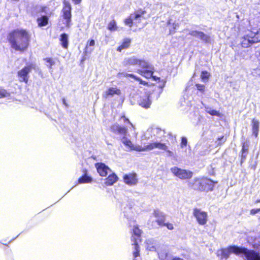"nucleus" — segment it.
Wrapping results in <instances>:
<instances>
[{
    "instance_id": "f257e3e1",
    "label": "nucleus",
    "mask_w": 260,
    "mask_h": 260,
    "mask_svg": "<svg viewBox=\"0 0 260 260\" xmlns=\"http://www.w3.org/2000/svg\"><path fill=\"white\" fill-rule=\"evenodd\" d=\"M237 255L241 254L245 260H260V254L254 250L248 249L245 247H240L237 246H230L226 248H222L217 250V255L221 259L229 258L231 253Z\"/></svg>"
},
{
    "instance_id": "f03ea898",
    "label": "nucleus",
    "mask_w": 260,
    "mask_h": 260,
    "mask_svg": "<svg viewBox=\"0 0 260 260\" xmlns=\"http://www.w3.org/2000/svg\"><path fill=\"white\" fill-rule=\"evenodd\" d=\"M9 43L15 50L23 52L29 45L30 36L24 29H16L10 32L8 37Z\"/></svg>"
},
{
    "instance_id": "7ed1b4c3",
    "label": "nucleus",
    "mask_w": 260,
    "mask_h": 260,
    "mask_svg": "<svg viewBox=\"0 0 260 260\" xmlns=\"http://www.w3.org/2000/svg\"><path fill=\"white\" fill-rule=\"evenodd\" d=\"M216 183L207 178H196L191 186L194 190L208 192L213 190Z\"/></svg>"
},
{
    "instance_id": "20e7f679",
    "label": "nucleus",
    "mask_w": 260,
    "mask_h": 260,
    "mask_svg": "<svg viewBox=\"0 0 260 260\" xmlns=\"http://www.w3.org/2000/svg\"><path fill=\"white\" fill-rule=\"evenodd\" d=\"M111 129L113 133L123 136L121 140L122 143L131 150L134 144L132 143V141L126 137L127 135V128L125 127L121 126L118 124H115L111 126Z\"/></svg>"
},
{
    "instance_id": "39448f33",
    "label": "nucleus",
    "mask_w": 260,
    "mask_h": 260,
    "mask_svg": "<svg viewBox=\"0 0 260 260\" xmlns=\"http://www.w3.org/2000/svg\"><path fill=\"white\" fill-rule=\"evenodd\" d=\"M138 66L140 69H137L136 72L139 75L149 79L153 74V67L144 59H139Z\"/></svg>"
},
{
    "instance_id": "423d86ee",
    "label": "nucleus",
    "mask_w": 260,
    "mask_h": 260,
    "mask_svg": "<svg viewBox=\"0 0 260 260\" xmlns=\"http://www.w3.org/2000/svg\"><path fill=\"white\" fill-rule=\"evenodd\" d=\"M141 231L139 229L138 226H134L131 237L132 245L134 246V248L135 249V251L133 252L134 257H139V247L138 243L141 241Z\"/></svg>"
},
{
    "instance_id": "0eeeda50",
    "label": "nucleus",
    "mask_w": 260,
    "mask_h": 260,
    "mask_svg": "<svg viewBox=\"0 0 260 260\" xmlns=\"http://www.w3.org/2000/svg\"><path fill=\"white\" fill-rule=\"evenodd\" d=\"M173 175L181 180H188L192 178L193 173L188 170L181 169L177 167H173L170 169Z\"/></svg>"
},
{
    "instance_id": "6e6552de",
    "label": "nucleus",
    "mask_w": 260,
    "mask_h": 260,
    "mask_svg": "<svg viewBox=\"0 0 260 260\" xmlns=\"http://www.w3.org/2000/svg\"><path fill=\"white\" fill-rule=\"evenodd\" d=\"M72 7L70 3L67 1H64L63 2V7L62 10V17L65 20L66 26L69 28L71 27V18H72V14H71Z\"/></svg>"
},
{
    "instance_id": "1a4fd4ad",
    "label": "nucleus",
    "mask_w": 260,
    "mask_h": 260,
    "mask_svg": "<svg viewBox=\"0 0 260 260\" xmlns=\"http://www.w3.org/2000/svg\"><path fill=\"white\" fill-rule=\"evenodd\" d=\"M35 68V64L30 63L19 71L18 72L17 75L19 81L24 82L25 83H27L28 81V74L31 72L32 69Z\"/></svg>"
},
{
    "instance_id": "9d476101",
    "label": "nucleus",
    "mask_w": 260,
    "mask_h": 260,
    "mask_svg": "<svg viewBox=\"0 0 260 260\" xmlns=\"http://www.w3.org/2000/svg\"><path fill=\"white\" fill-rule=\"evenodd\" d=\"M193 215L200 225H204L207 222L208 215L207 212L200 209L194 208L193 211Z\"/></svg>"
},
{
    "instance_id": "9b49d317",
    "label": "nucleus",
    "mask_w": 260,
    "mask_h": 260,
    "mask_svg": "<svg viewBox=\"0 0 260 260\" xmlns=\"http://www.w3.org/2000/svg\"><path fill=\"white\" fill-rule=\"evenodd\" d=\"M162 145L160 144L155 143V142H153L150 143L144 146H140L139 145H133L132 150H135L137 151L141 152V151H151L155 148H162Z\"/></svg>"
},
{
    "instance_id": "f8f14e48",
    "label": "nucleus",
    "mask_w": 260,
    "mask_h": 260,
    "mask_svg": "<svg viewBox=\"0 0 260 260\" xmlns=\"http://www.w3.org/2000/svg\"><path fill=\"white\" fill-rule=\"evenodd\" d=\"M156 252L159 260H169L172 258V255L166 246H157Z\"/></svg>"
},
{
    "instance_id": "ddd939ff",
    "label": "nucleus",
    "mask_w": 260,
    "mask_h": 260,
    "mask_svg": "<svg viewBox=\"0 0 260 260\" xmlns=\"http://www.w3.org/2000/svg\"><path fill=\"white\" fill-rule=\"evenodd\" d=\"M95 167L98 173L102 177H106L111 172L110 169L104 163H96Z\"/></svg>"
},
{
    "instance_id": "4468645a",
    "label": "nucleus",
    "mask_w": 260,
    "mask_h": 260,
    "mask_svg": "<svg viewBox=\"0 0 260 260\" xmlns=\"http://www.w3.org/2000/svg\"><path fill=\"white\" fill-rule=\"evenodd\" d=\"M121 90L116 87H110L103 93V98L107 99L109 97H114L115 95H120Z\"/></svg>"
},
{
    "instance_id": "2eb2a0df",
    "label": "nucleus",
    "mask_w": 260,
    "mask_h": 260,
    "mask_svg": "<svg viewBox=\"0 0 260 260\" xmlns=\"http://www.w3.org/2000/svg\"><path fill=\"white\" fill-rule=\"evenodd\" d=\"M142 14L143 13L141 12H137L135 14H131L129 17L124 20L125 24L129 27H132L133 24V21H138V22H139V19L142 17ZM136 22H137V21Z\"/></svg>"
},
{
    "instance_id": "dca6fc26",
    "label": "nucleus",
    "mask_w": 260,
    "mask_h": 260,
    "mask_svg": "<svg viewBox=\"0 0 260 260\" xmlns=\"http://www.w3.org/2000/svg\"><path fill=\"white\" fill-rule=\"evenodd\" d=\"M139 105L143 108L147 109L150 107L151 104V100L150 95L146 94L140 97L138 101Z\"/></svg>"
},
{
    "instance_id": "f3484780",
    "label": "nucleus",
    "mask_w": 260,
    "mask_h": 260,
    "mask_svg": "<svg viewBox=\"0 0 260 260\" xmlns=\"http://www.w3.org/2000/svg\"><path fill=\"white\" fill-rule=\"evenodd\" d=\"M139 58L136 56H132L128 57H125L123 62L122 64L124 67L129 66H136L138 65Z\"/></svg>"
},
{
    "instance_id": "a211bd4d",
    "label": "nucleus",
    "mask_w": 260,
    "mask_h": 260,
    "mask_svg": "<svg viewBox=\"0 0 260 260\" xmlns=\"http://www.w3.org/2000/svg\"><path fill=\"white\" fill-rule=\"evenodd\" d=\"M123 180L125 183L129 185H136L137 183V179L136 174H126L123 177Z\"/></svg>"
},
{
    "instance_id": "6ab92c4d",
    "label": "nucleus",
    "mask_w": 260,
    "mask_h": 260,
    "mask_svg": "<svg viewBox=\"0 0 260 260\" xmlns=\"http://www.w3.org/2000/svg\"><path fill=\"white\" fill-rule=\"evenodd\" d=\"M260 41V40L258 39H254V40H251L249 38H248L246 35H245L242 38L241 45L243 47L247 48L250 45L258 42Z\"/></svg>"
},
{
    "instance_id": "aec40b11",
    "label": "nucleus",
    "mask_w": 260,
    "mask_h": 260,
    "mask_svg": "<svg viewBox=\"0 0 260 260\" xmlns=\"http://www.w3.org/2000/svg\"><path fill=\"white\" fill-rule=\"evenodd\" d=\"M118 179V177L115 173H111L105 179V184L107 186H111L117 181Z\"/></svg>"
},
{
    "instance_id": "412c9836",
    "label": "nucleus",
    "mask_w": 260,
    "mask_h": 260,
    "mask_svg": "<svg viewBox=\"0 0 260 260\" xmlns=\"http://www.w3.org/2000/svg\"><path fill=\"white\" fill-rule=\"evenodd\" d=\"M153 216L156 218V221L157 222L158 225H161L164 222V214L163 213L158 210H154L153 212Z\"/></svg>"
},
{
    "instance_id": "4be33fe9",
    "label": "nucleus",
    "mask_w": 260,
    "mask_h": 260,
    "mask_svg": "<svg viewBox=\"0 0 260 260\" xmlns=\"http://www.w3.org/2000/svg\"><path fill=\"white\" fill-rule=\"evenodd\" d=\"M205 111L208 113L209 114L212 116H216L217 117H221V114L218 111L213 109L212 108L208 106H205Z\"/></svg>"
},
{
    "instance_id": "5701e85b",
    "label": "nucleus",
    "mask_w": 260,
    "mask_h": 260,
    "mask_svg": "<svg viewBox=\"0 0 260 260\" xmlns=\"http://www.w3.org/2000/svg\"><path fill=\"white\" fill-rule=\"evenodd\" d=\"M60 41L63 48L67 49L68 47V36L66 34H62L60 35Z\"/></svg>"
},
{
    "instance_id": "b1692460",
    "label": "nucleus",
    "mask_w": 260,
    "mask_h": 260,
    "mask_svg": "<svg viewBox=\"0 0 260 260\" xmlns=\"http://www.w3.org/2000/svg\"><path fill=\"white\" fill-rule=\"evenodd\" d=\"M253 134L256 137L259 131V122L254 119L252 121Z\"/></svg>"
},
{
    "instance_id": "393cba45",
    "label": "nucleus",
    "mask_w": 260,
    "mask_h": 260,
    "mask_svg": "<svg viewBox=\"0 0 260 260\" xmlns=\"http://www.w3.org/2000/svg\"><path fill=\"white\" fill-rule=\"evenodd\" d=\"M155 143L160 144L162 145V148H155V149H160V150L166 151V152H167L168 156H169V157H173V156H174V153L172 151L168 150V146L165 143H161L160 142H158V141H155Z\"/></svg>"
},
{
    "instance_id": "a878e982",
    "label": "nucleus",
    "mask_w": 260,
    "mask_h": 260,
    "mask_svg": "<svg viewBox=\"0 0 260 260\" xmlns=\"http://www.w3.org/2000/svg\"><path fill=\"white\" fill-rule=\"evenodd\" d=\"M38 25L40 27L46 26L48 22V18L46 16H43L37 19Z\"/></svg>"
},
{
    "instance_id": "bb28decb",
    "label": "nucleus",
    "mask_w": 260,
    "mask_h": 260,
    "mask_svg": "<svg viewBox=\"0 0 260 260\" xmlns=\"http://www.w3.org/2000/svg\"><path fill=\"white\" fill-rule=\"evenodd\" d=\"M92 180V179L91 177L85 174L78 179V183L82 184L90 183Z\"/></svg>"
},
{
    "instance_id": "cd10ccee",
    "label": "nucleus",
    "mask_w": 260,
    "mask_h": 260,
    "mask_svg": "<svg viewBox=\"0 0 260 260\" xmlns=\"http://www.w3.org/2000/svg\"><path fill=\"white\" fill-rule=\"evenodd\" d=\"M131 44V40L129 39H125L122 44L118 47L117 50L119 52H121L122 49L127 48Z\"/></svg>"
},
{
    "instance_id": "c85d7f7f",
    "label": "nucleus",
    "mask_w": 260,
    "mask_h": 260,
    "mask_svg": "<svg viewBox=\"0 0 260 260\" xmlns=\"http://www.w3.org/2000/svg\"><path fill=\"white\" fill-rule=\"evenodd\" d=\"M107 28L111 31H116L117 29L116 21L114 20L111 21L108 24Z\"/></svg>"
},
{
    "instance_id": "c756f323",
    "label": "nucleus",
    "mask_w": 260,
    "mask_h": 260,
    "mask_svg": "<svg viewBox=\"0 0 260 260\" xmlns=\"http://www.w3.org/2000/svg\"><path fill=\"white\" fill-rule=\"evenodd\" d=\"M203 34H204V32H203L202 31H197V30H191L189 32V35H190L191 36H192L193 37L199 38L201 40H202Z\"/></svg>"
},
{
    "instance_id": "7c9ffc66",
    "label": "nucleus",
    "mask_w": 260,
    "mask_h": 260,
    "mask_svg": "<svg viewBox=\"0 0 260 260\" xmlns=\"http://www.w3.org/2000/svg\"><path fill=\"white\" fill-rule=\"evenodd\" d=\"M157 246H155L153 244H151L150 241H149V240L147 241L146 242V249L149 251H157Z\"/></svg>"
},
{
    "instance_id": "2f4dec72",
    "label": "nucleus",
    "mask_w": 260,
    "mask_h": 260,
    "mask_svg": "<svg viewBox=\"0 0 260 260\" xmlns=\"http://www.w3.org/2000/svg\"><path fill=\"white\" fill-rule=\"evenodd\" d=\"M257 34H258V31L254 32L252 31H248L245 35L248 38H249L250 39L254 40V39H258V38L256 37Z\"/></svg>"
},
{
    "instance_id": "473e14b6",
    "label": "nucleus",
    "mask_w": 260,
    "mask_h": 260,
    "mask_svg": "<svg viewBox=\"0 0 260 260\" xmlns=\"http://www.w3.org/2000/svg\"><path fill=\"white\" fill-rule=\"evenodd\" d=\"M46 62V66L50 69H52V67L55 64V61L51 58H46L44 59Z\"/></svg>"
},
{
    "instance_id": "72a5a7b5",
    "label": "nucleus",
    "mask_w": 260,
    "mask_h": 260,
    "mask_svg": "<svg viewBox=\"0 0 260 260\" xmlns=\"http://www.w3.org/2000/svg\"><path fill=\"white\" fill-rule=\"evenodd\" d=\"M121 120H123V122L125 123H128L130 125L129 128H132L133 129V131L134 132V133H135V128L134 126V125L129 121V120L126 118L124 116H122L121 117ZM136 135H137V134H135Z\"/></svg>"
},
{
    "instance_id": "f704fd0d",
    "label": "nucleus",
    "mask_w": 260,
    "mask_h": 260,
    "mask_svg": "<svg viewBox=\"0 0 260 260\" xmlns=\"http://www.w3.org/2000/svg\"><path fill=\"white\" fill-rule=\"evenodd\" d=\"M94 44H95V41L93 40H90V42L89 43H88L86 45L85 51L89 52V53H90L93 50V49H89V46H93L94 45Z\"/></svg>"
},
{
    "instance_id": "c9c22d12",
    "label": "nucleus",
    "mask_w": 260,
    "mask_h": 260,
    "mask_svg": "<svg viewBox=\"0 0 260 260\" xmlns=\"http://www.w3.org/2000/svg\"><path fill=\"white\" fill-rule=\"evenodd\" d=\"M10 96V94L5 89H0V98L8 97Z\"/></svg>"
},
{
    "instance_id": "e433bc0d",
    "label": "nucleus",
    "mask_w": 260,
    "mask_h": 260,
    "mask_svg": "<svg viewBox=\"0 0 260 260\" xmlns=\"http://www.w3.org/2000/svg\"><path fill=\"white\" fill-rule=\"evenodd\" d=\"M152 131L153 129L152 128H149L147 130L143 136L145 140H148L150 138V135L152 133Z\"/></svg>"
},
{
    "instance_id": "4c0bfd02",
    "label": "nucleus",
    "mask_w": 260,
    "mask_h": 260,
    "mask_svg": "<svg viewBox=\"0 0 260 260\" xmlns=\"http://www.w3.org/2000/svg\"><path fill=\"white\" fill-rule=\"evenodd\" d=\"M179 27V24L178 23L174 22L172 24V27L170 28V34H173L175 32L176 29Z\"/></svg>"
},
{
    "instance_id": "58836bf2",
    "label": "nucleus",
    "mask_w": 260,
    "mask_h": 260,
    "mask_svg": "<svg viewBox=\"0 0 260 260\" xmlns=\"http://www.w3.org/2000/svg\"><path fill=\"white\" fill-rule=\"evenodd\" d=\"M201 40L205 43H209L210 42V37L204 33Z\"/></svg>"
},
{
    "instance_id": "ea45409f",
    "label": "nucleus",
    "mask_w": 260,
    "mask_h": 260,
    "mask_svg": "<svg viewBox=\"0 0 260 260\" xmlns=\"http://www.w3.org/2000/svg\"><path fill=\"white\" fill-rule=\"evenodd\" d=\"M209 77V73L206 71H203L201 73V78L203 80L208 79Z\"/></svg>"
},
{
    "instance_id": "a19ab883",
    "label": "nucleus",
    "mask_w": 260,
    "mask_h": 260,
    "mask_svg": "<svg viewBox=\"0 0 260 260\" xmlns=\"http://www.w3.org/2000/svg\"><path fill=\"white\" fill-rule=\"evenodd\" d=\"M162 225L166 226L170 230H172L174 229L173 224L171 223H164V221L163 223L162 224V225L161 226H162Z\"/></svg>"
},
{
    "instance_id": "79ce46f5",
    "label": "nucleus",
    "mask_w": 260,
    "mask_h": 260,
    "mask_svg": "<svg viewBox=\"0 0 260 260\" xmlns=\"http://www.w3.org/2000/svg\"><path fill=\"white\" fill-rule=\"evenodd\" d=\"M187 143V139L185 137H182L181 139V147H183L184 146H186Z\"/></svg>"
},
{
    "instance_id": "37998d69",
    "label": "nucleus",
    "mask_w": 260,
    "mask_h": 260,
    "mask_svg": "<svg viewBox=\"0 0 260 260\" xmlns=\"http://www.w3.org/2000/svg\"><path fill=\"white\" fill-rule=\"evenodd\" d=\"M196 87L198 89V90L203 92L204 91L205 89V86L202 84H196Z\"/></svg>"
},
{
    "instance_id": "c03bdc74",
    "label": "nucleus",
    "mask_w": 260,
    "mask_h": 260,
    "mask_svg": "<svg viewBox=\"0 0 260 260\" xmlns=\"http://www.w3.org/2000/svg\"><path fill=\"white\" fill-rule=\"evenodd\" d=\"M117 76L118 77H123L127 78L129 76V74L126 73L125 72H119V73H118Z\"/></svg>"
},
{
    "instance_id": "a18cd8bd",
    "label": "nucleus",
    "mask_w": 260,
    "mask_h": 260,
    "mask_svg": "<svg viewBox=\"0 0 260 260\" xmlns=\"http://www.w3.org/2000/svg\"><path fill=\"white\" fill-rule=\"evenodd\" d=\"M260 211V208L258 209H253L250 210V214L254 215Z\"/></svg>"
},
{
    "instance_id": "49530a36",
    "label": "nucleus",
    "mask_w": 260,
    "mask_h": 260,
    "mask_svg": "<svg viewBox=\"0 0 260 260\" xmlns=\"http://www.w3.org/2000/svg\"><path fill=\"white\" fill-rule=\"evenodd\" d=\"M128 77L133 78L137 81V80H139V77L133 74H129V76H128Z\"/></svg>"
},
{
    "instance_id": "de8ad7c7",
    "label": "nucleus",
    "mask_w": 260,
    "mask_h": 260,
    "mask_svg": "<svg viewBox=\"0 0 260 260\" xmlns=\"http://www.w3.org/2000/svg\"><path fill=\"white\" fill-rule=\"evenodd\" d=\"M137 81H139V83L141 84H143V85H146L147 84V82H146L145 81H143L140 78H139V80H137Z\"/></svg>"
},
{
    "instance_id": "09e8293b",
    "label": "nucleus",
    "mask_w": 260,
    "mask_h": 260,
    "mask_svg": "<svg viewBox=\"0 0 260 260\" xmlns=\"http://www.w3.org/2000/svg\"><path fill=\"white\" fill-rule=\"evenodd\" d=\"M169 260H183V259L181 258H179V257H172L171 258H170Z\"/></svg>"
},
{
    "instance_id": "8fccbe9b",
    "label": "nucleus",
    "mask_w": 260,
    "mask_h": 260,
    "mask_svg": "<svg viewBox=\"0 0 260 260\" xmlns=\"http://www.w3.org/2000/svg\"><path fill=\"white\" fill-rule=\"evenodd\" d=\"M72 1L75 4H79L81 2V0H72Z\"/></svg>"
},
{
    "instance_id": "3c124183",
    "label": "nucleus",
    "mask_w": 260,
    "mask_h": 260,
    "mask_svg": "<svg viewBox=\"0 0 260 260\" xmlns=\"http://www.w3.org/2000/svg\"><path fill=\"white\" fill-rule=\"evenodd\" d=\"M246 150H247V149L245 148V143H244L243 145V146H242V151H243V152H244Z\"/></svg>"
},
{
    "instance_id": "603ef678",
    "label": "nucleus",
    "mask_w": 260,
    "mask_h": 260,
    "mask_svg": "<svg viewBox=\"0 0 260 260\" xmlns=\"http://www.w3.org/2000/svg\"><path fill=\"white\" fill-rule=\"evenodd\" d=\"M150 78H152L155 81H157V80L159 79V78L156 77V76H153V75Z\"/></svg>"
},
{
    "instance_id": "864d4df0",
    "label": "nucleus",
    "mask_w": 260,
    "mask_h": 260,
    "mask_svg": "<svg viewBox=\"0 0 260 260\" xmlns=\"http://www.w3.org/2000/svg\"><path fill=\"white\" fill-rule=\"evenodd\" d=\"M218 140H223V141H225V139H224V137H223V136H222V137H221L219 138L218 139Z\"/></svg>"
},
{
    "instance_id": "5fc2aeb1",
    "label": "nucleus",
    "mask_w": 260,
    "mask_h": 260,
    "mask_svg": "<svg viewBox=\"0 0 260 260\" xmlns=\"http://www.w3.org/2000/svg\"><path fill=\"white\" fill-rule=\"evenodd\" d=\"M133 260H139V257H134V258Z\"/></svg>"
},
{
    "instance_id": "6e6d98bb",
    "label": "nucleus",
    "mask_w": 260,
    "mask_h": 260,
    "mask_svg": "<svg viewBox=\"0 0 260 260\" xmlns=\"http://www.w3.org/2000/svg\"><path fill=\"white\" fill-rule=\"evenodd\" d=\"M171 24V20H169L168 21V25H170Z\"/></svg>"
},
{
    "instance_id": "4d7b16f0",
    "label": "nucleus",
    "mask_w": 260,
    "mask_h": 260,
    "mask_svg": "<svg viewBox=\"0 0 260 260\" xmlns=\"http://www.w3.org/2000/svg\"><path fill=\"white\" fill-rule=\"evenodd\" d=\"M63 103L64 105H65L66 106H67V104H66V101L64 99L63 100Z\"/></svg>"
},
{
    "instance_id": "13d9d810",
    "label": "nucleus",
    "mask_w": 260,
    "mask_h": 260,
    "mask_svg": "<svg viewBox=\"0 0 260 260\" xmlns=\"http://www.w3.org/2000/svg\"><path fill=\"white\" fill-rule=\"evenodd\" d=\"M258 202H260V200H257L255 201V203H258Z\"/></svg>"
}]
</instances>
